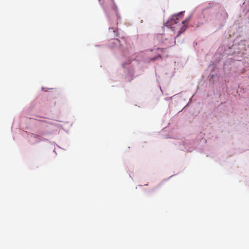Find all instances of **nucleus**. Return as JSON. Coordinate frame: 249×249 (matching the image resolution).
Instances as JSON below:
<instances>
[{
	"instance_id": "obj_1",
	"label": "nucleus",
	"mask_w": 249,
	"mask_h": 249,
	"mask_svg": "<svg viewBox=\"0 0 249 249\" xmlns=\"http://www.w3.org/2000/svg\"><path fill=\"white\" fill-rule=\"evenodd\" d=\"M183 13V12H181L176 15H174L172 17V18L168 21V22L166 23V24H168L167 26H171L173 25L174 24H177L179 18L182 17Z\"/></svg>"
},
{
	"instance_id": "obj_2",
	"label": "nucleus",
	"mask_w": 249,
	"mask_h": 249,
	"mask_svg": "<svg viewBox=\"0 0 249 249\" xmlns=\"http://www.w3.org/2000/svg\"><path fill=\"white\" fill-rule=\"evenodd\" d=\"M187 21L186 20H183L182 21V26L181 28V31H179L178 34L177 35V37L182 32H183L187 28V26L186 25H184L185 23Z\"/></svg>"
},
{
	"instance_id": "obj_3",
	"label": "nucleus",
	"mask_w": 249,
	"mask_h": 249,
	"mask_svg": "<svg viewBox=\"0 0 249 249\" xmlns=\"http://www.w3.org/2000/svg\"><path fill=\"white\" fill-rule=\"evenodd\" d=\"M33 136H34V137L35 138H37L38 137V135H33Z\"/></svg>"
},
{
	"instance_id": "obj_4",
	"label": "nucleus",
	"mask_w": 249,
	"mask_h": 249,
	"mask_svg": "<svg viewBox=\"0 0 249 249\" xmlns=\"http://www.w3.org/2000/svg\"><path fill=\"white\" fill-rule=\"evenodd\" d=\"M157 58V57H156H156H154V58H152V59H151V60L154 61V60H155Z\"/></svg>"
},
{
	"instance_id": "obj_5",
	"label": "nucleus",
	"mask_w": 249,
	"mask_h": 249,
	"mask_svg": "<svg viewBox=\"0 0 249 249\" xmlns=\"http://www.w3.org/2000/svg\"><path fill=\"white\" fill-rule=\"evenodd\" d=\"M158 57H161V56L160 55H159Z\"/></svg>"
}]
</instances>
